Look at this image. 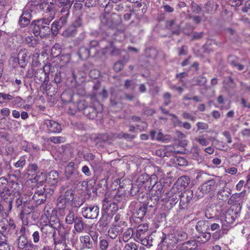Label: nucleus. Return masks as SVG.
<instances>
[{"instance_id": "nucleus-1", "label": "nucleus", "mask_w": 250, "mask_h": 250, "mask_svg": "<svg viewBox=\"0 0 250 250\" xmlns=\"http://www.w3.org/2000/svg\"><path fill=\"white\" fill-rule=\"evenodd\" d=\"M103 110V105L98 101L96 95H92L86 98L83 97L77 104H72L70 115H74L78 112L83 111V114L88 118H95L99 113Z\"/></svg>"}, {"instance_id": "nucleus-2", "label": "nucleus", "mask_w": 250, "mask_h": 250, "mask_svg": "<svg viewBox=\"0 0 250 250\" xmlns=\"http://www.w3.org/2000/svg\"><path fill=\"white\" fill-rule=\"evenodd\" d=\"M77 197L75 190L72 188L63 189V191H61L57 200V206L61 215H65V209L79 208L83 205V203L78 201Z\"/></svg>"}, {"instance_id": "nucleus-3", "label": "nucleus", "mask_w": 250, "mask_h": 250, "mask_svg": "<svg viewBox=\"0 0 250 250\" xmlns=\"http://www.w3.org/2000/svg\"><path fill=\"white\" fill-rule=\"evenodd\" d=\"M54 17L43 18L37 21H34L32 23V32L35 36H40L43 38L50 35V28L48 26Z\"/></svg>"}, {"instance_id": "nucleus-4", "label": "nucleus", "mask_w": 250, "mask_h": 250, "mask_svg": "<svg viewBox=\"0 0 250 250\" xmlns=\"http://www.w3.org/2000/svg\"><path fill=\"white\" fill-rule=\"evenodd\" d=\"M225 186L224 180L220 179H213L206 181L202 184L198 189L200 192L203 194H207L210 192H214L218 188V186Z\"/></svg>"}, {"instance_id": "nucleus-5", "label": "nucleus", "mask_w": 250, "mask_h": 250, "mask_svg": "<svg viewBox=\"0 0 250 250\" xmlns=\"http://www.w3.org/2000/svg\"><path fill=\"white\" fill-rule=\"evenodd\" d=\"M163 187L161 182L154 184L150 190V198L148 200V204L150 207H154L157 205L158 201L162 196Z\"/></svg>"}, {"instance_id": "nucleus-6", "label": "nucleus", "mask_w": 250, "mask_h": 250, "mask_svg": "<svg viewBox=\"0 0 250 250\" xmlns=\"http://www.w3.org/2000/svg\"><path fill=\"white\" fill-rule=\"evenodd\" d=\"M83 97L77 94H74L70 89H66L63 91L61 94V99L64 103H69L68 113L70 114V110L72 104H77Z\"/></svg>"}, {"instance_id": "nucleus-7", "label": "nucleus", "mask_w": 250, "mask_h": 250, "mask_svg": "<svg viewBox=\"0 0 250 250\" xmlns=\"http://www.w3.org/2000/svg\"><path fill=\"white\" fill-rule=\"evenodd\" d=\"M82 26V19L77 17L72 23L63 31L62 35L65 38L75 37L77 34L78 28Z\"/></svg>"}, {"instance_id": "nucleus-8", "label": "nucleus", "mask_w": 250, "mask_h": 250, "mask_svg": "<svg viewBox=\"0 0 250 250\" xmlns=\"http://www.w3.org/2000/svg\"><path fill=\"white\" fill-rule=\"evenodd\" d=\"M43 126L48 134H58L62 131L61 125L52 120H44L43 122Z\"/></svg>"}, {"instance_id": "nucleus-9", "label": "nucleus", "mask_w": 250, "mask_h": 250, "mask_svg": "<svg viewBox=\"0 0 250 250\" xmlns=\"http://www.w3.org/2000/svg\"><path fill=\"white\" fill-rule=\"evenodd\" d=\"M99 208L97 206L87 205L82 209L83 216L86 219L97 218L99 213Z\"/></svg>"}, {"instance_id": "nucleus-10", "label": "nucleus", "mask_w": 250, "mask_h": 250, "mask_svg": "<svg viewBox=\"0 0 250 250\" xmlns=\"http://www.w3.org/2000/svg\"><path fill=\"white\" fill-rule=\"evenodd\" d=\"M134 239L142 245L149 248L153 245V239L152 236L149 234V232L136 231Z\"/></svg>"}, {"instance_id": "nucleus-11", "label": "nucleus", "mask_w": 250, "mask_h": 250, "mask_svg": "<svg viewBox=\"0 0 250 250\" xmlns=\"http://www.w3.org/2000/svg\"><path fill=\"white\" fill-rule=\"evenodd\" d=\"M163 239L161 241V247L162 250H165V248H174V247L178 243L177 239H176V236L173 233H170L166 235L163 233Z\"/></svg>"}, {"instance_id": "nucleus-12", "label": "nucleus", "mask_w": 250, "mask_h": 250, "mask_svg": "<svg viewBox=\"0 0 250 250\" xmlns=\"http://www.w3.org/2000/svg\"><path fill=\"white\" fill-rule=\"evenodd\" d=\"M10 183L7 179L2 177L0 178V200L5 201L10 196Z\"/></svg>"}, {"instance_id": "nucleus-13", "label": "nucleus", "mask_w": 250, "mask_h": 250, "mask_svg": "<svg viewBox=\"0 0 250 250\" xmlns=\"http://www.w3.org/2000/svg\"><path fill=\"white\" fill-rule=\"evenodd\" d=\"M193 194L192 190H187L183 193H180L179 197V209L183 210L187 207L189 203L193 198Z\"/></svg>"}, {"instance_id": "nucleus-14", "label": "nucleus", "mask_w": 250, "mask_h": 250, "mask_svg": "<svg viewBox=\"0 0 250 250\" xmlns=\"http://www.w3.org/2000/svg\"><path fill=\"white\" fill-rule=\"evenodd\" d=\"M124 98L121 96L112 95L110 98V106L113 112H118L124 107L125 104L123 100Z\"/></svg>"}, {"instance_id": "nucleus-15", "label": "nucleus", "mask_w": 250, "mask_h": 250, "mask_svg": "<svg viewBox=\"0 0 250 250\" xmlns=\"http://www.w3.org/2000/svg\"><path fill=\"white\" fill-rule=\"evenodd\" d=\"M38 8L45 13H48L49 17L51 16L54 17V12L53 9L54 7V0H42V1L37 5Z\"/></svg>"}, {"instance_id": "nucleus-16", "label": "nucleus", "mask_w": 250, "mask_h": 250, "mask_svg": "<svg viewBox=\"0 0 250 250\" xmlns=\"http://www.w3.org/2000/svg\"><path fill=\"white\" fill-rule=\"evenodd\" d=\"M40 229L42 232V239L45 243L53 237L56 232L52 225L42 226L40 227Z\"/></svg>"}, {"instance_id": "nucleus-17", "label": "nucleus", "mask_w": 250, "mask_h": 250, "mask_svg": "<svg viewBox=\"0 0 250 250\" xmlns=\"http://www.w3.org/2000/svg\"><path fill=\"white\" fill-rule=\"evenodd\" d=\"M246 193V190H243L241 192L233 194L228 201V204L230 205H239L243 204Z\"/></svg>"}, {"instance_id": "nucleus-18", "label": "nucleus", "mask_w": 250, "mask_h": 250, "mask_svg": "<svg viewBox=\"0 0 250 250\" xmlns=\"http://www.w3.org/2000/svg\"><path fill=\"white\" fill-rule=\"evenodd\" d=\"M190 181V178L188 176H181L174 184L172 190L174 191H176V190L181 191L188 186Z\"/></svg>"}, {"instance_id": "nucleus-19", "label": "nucleus", "mask_w": 250, "mask_h": 250, "mask_svg": "<svg viewBox=\"0 0 250 250\" xmlns=\"http://www.w3.org/2000/svg\"><path fill=\"white\" fill-rule=\"evenodd\" d=\"M58 85L56 83L52 82H46L44 83H42L41 85V89L46 93V94L50 97H52L57 93L58 91Z\"/></svg>"}, {"instance_id": "nucleus-20", "label": "nucleus", "mask_w": 250, "mask_h": 250, "mask_svg": "<svg viewBox=\"0 0 250 250\" xmlns=\"http://www.w3.org/2000/svg\"><path fill=\"white\" fill-rule=\"evenodd\" d=\"M80 246L78 250H91L93 248V243L89 234L82 235L80 237Z\"/></svg>"}, {"instance_id": "nucleus-21", "label": "nucleus", "mask_w": 250, "mask_h": 250, "mask_svg": "<svg viewBox=\"0 0 250 250\" xmlns=\"http://www.w3.org/2000/svg\"><path fill=\"white\" fill-rule=\"evenodd\" d=\"M45 192V189L44 188L35 192L32 200L36 205L42 204L46 201L47 197Z\"/></svg>"}, {"instance_id": "nucleus-22", "label": "nucleus", "mask_w": 250, "mask_h": 250, "mask_svg": "<svg viewBox=\"0 0 250 250\" xmlns=\"http://www.w3.org/2000/svg\"><path fill=\"white\" fill-rule=\"evenodd\" d=\"M49 73L46 72L44 69H37L34 75V80L37 83H44L49 82Z\"/></svg>"}, {"instance_id": "nucleus-23", "label": "nucleus", "mask_w": 250, "mask_h": 250, "mask_svg": "<svg viewBox=\"0 0 250 250\" xmlns=\"http://www.w3.org/2000/svg\"><path fill=\"white\" fill-rule=\"evenodd\" d=\"M179 196V192L176 190L174 191L172 189L166 194V197L162 198V200L167 203H169L170 207H173L178 201V197Z\"/></svg>"}, {"instance_id": "nucleus-24", "label": "nucleus", "mask_w": 250, "mask_h": 250, "mask_svg": "<svg viewBox=\"0 0 250 250\" xmlns=\"http://www.w3.org/2000/svg\"><path fill=\"white\" fill-rule=\"evenodd\" d=\"M224 182L225 186H222L223 188H222L221 186H218V188L217 189L218 190L217 192V198L219 200L226 202V201L229 200V198L231 194V192L230 189L226 187V182L224 181Z\"/></svg>"}, {"instance_id": "nucleus-25", "label": "nucleus", "mask_w": 250, "mask_h": 250, "mask_svg": "<svg viewBox=\"0 0 250 250\" xmlns=\"http://www.w3.org/2000/svg\"><path fill=\"white\" fill-rule=\"evenodd\" d=\"M221 213L224 215L225 221L228 224L233 223L237 217V212L233 209L229 208L226 211L221 210Z\"/></svg>"}, {"instance_id": "nucleus-26", "label": "nucleus", "mask_w": 250, "mask_h": 250, "mask_svg": "<svg viewBox=\"0 0 250 250\" xmlns=\"http://www.w3.org/2000/svg\"><path fill=\"white\" fill-rule=\"evenodd\" d=\"M18 241V248L20 250L33 248L35 247L31 241L28 240L27 236H19Z\"/></svg>"}, {"instance_id": "nucleus-27", "label": "nucleus", "mask_w": 250, "mask_h": 250, "mask_svg": "<svg viewBox=\"0 0 250 250\" xmlns=\"http://www.w3.org/2000/svg\"><path fill=\"white\" fill-rule=\"evenodd\" d=\"M166 27L170 30L173 35H179L180 33V26L177 23L176 20L167 21L166 23Z\"/></svg>"}, {"instance_id": "nucleus-28", "label": "nucleus", "mask_w": 250, "mask_h": 250, "mask_svg": "<svg viewBox=\"0 0 250 250\" xmlns=\"http://www.w3.org/2000/svg\"><path fill=\"white\" fill-rule=\"evenodd\" d=\"M31 18V15L29 11H23L19 19V23L20 26L21 27L27 26L30 23Z\"/></svg>"}, {"instance_id": "nucleus-29", "label": "nucleus", "mask_w": 250, "mask_h": 250, "mask_svg": "<svg viewBox=\"0 0 250 250\" xmlns=\"http://www.w3.org/2000/svg\"><path fill=\"white\" fill-rule=\"evenodd\" d=\"M122 232V229L121 228V227L117 225H112L108 230L107 236L112 239H115L120 233Z\"/></svg>"}, {"instance_id": "nucleus-30", "label": "nucleus", "mask_w": 250, "mask_h": 250, "mask_svg": "<svg viewBox=\"0 0 250 250\" xmlns=\"http://www.w3.org/2000/svg\"><path fill=\"white\" fill-rule=\"evenodd\" d=\"M74 230L77 233H80L84 231L86 225L84 222L83 220L82 217L77 218L76 221L74 223Z\"/></svg>"}, {"instance_id": "nucleus-31", "label": "nucleus", "mask_w": 250, "mask_h": 250, "mask_svg": "<svg viewBox=\"0 0 250 250\" xmlns=\"http://www.w3.org/2000/svg\"><path fill=\"white\" fill-rule=\"evenodd\" d=\"M208 226H210V229L211 231H220L221 226L223 228L224 226L221 219L215 218L213 220L208 221Z\"/></svg>"}, {"instance_id": "nucleus-32", "label": "nucleus", "mask_w": 250, "mask_h": 250, "mask_svg": "<svg viewBox=\"0 0 250 250\" xmlns=\"http://www.w3.org/2000/svg\"><path fill=\"white\" fill-rule=\"evenodd\" d=\"M59 173L56 170H51L48 174L47 180L51 186H55L59 181Z\"/></svg>"}, {"instance_id": "nucleus-33", "label": "nucleus", "mask_w": 250, "mask_h": 250, "mask_svg": "<svg viewBox=\"0 0 250 250\" xmlns=\"http://www.w3.org/2000/svg\"><path fill=\"white\" fill-rule=\"evenodd\" d=\"M198 247L195 240H191L183 243L180 247V250H194Z\"/></svg>"}, {"instance_id": "nucleus-34", "label": "nucleus", "mask_w": 250, "mask_h": 250, "mask_svg": "<svg viewBox=\"0 0 250 250\" xmlns=\"http://www.w3.org/2000/svg\"><path fill=\"white\" fill-rule=\"evenodd\" d=\"M77 54L81 60H86L90 56V51L89 48L82 46L79 48Z\"/></svg>"}, {"instance_id": "nucleus-35", "label": "nucleus", "mask_w": 250, "mask_h": 250, "mask_svg": "<svg viewBox=\"0 0 250 250\" xmlns=\"http://www.w3.org/2000/svg\"><path fill=\"white\" fill-rule=\"evenodd\" d=\"M149 206L148 203L147 204H143L141 205L138 208H137L134 215L135 217L142 220L145 216L147 209V206Z\"/></svg>"}, {"instance_id": "nucleus-36", "label": "nucleus", "mask_w": 250, "mask_h": 250, "mask_svg": "<svg viewBox=\"0 0 250 250\" xmlns=\"http://www.w3.org/2000/svg\"><path fill=\"white\" fill-rule=\"evenodd\" d=\"M18 60L19 63L21 65V67H23V64L28 61V51L26 49H21L18 55Z\"/></svg>"}, {"instance_id": "nucleus-37", "label": "nucleus", "mask_w": 250, "mask_h": 250, "mask_svg": "<svg viewBox=\"0 0 250 250\" xmlns=\"http://www.w3.org/2000/svg\"><path fill=\"white\" fill-rule=\"evenodd\" d=\"M42 214L53 218L56 216L57 210L51 204H47L45 205Z\"/></svg>"}, {"instance_id": "nucleus-38", "label": "nucleus", "mask_w": 250, "mask_h": 250, "mask_svg": "<svg viewBox=\"0 0 250 250\" xmlns=\"http://www.w3.org/2000/svg\"><path fill=\"white\" fill-rule=\"evenodd\" d=\"M199 233V235L196 237L195 241L196 242L203 244L206 243L210 239V233L204 231Z\"/></svg>"}, {"instance_id": "nucleus-39", "label": "nucleus", "mask_w": 250, "mask_h": 250, "mask_svg": "<svg viewBox=\"0 0 250 250\" xmlns=\"http://www.w3.org/2000/svg\"><path fill=\"white\" fill-rule=\"evenodd\" d=\"M98 4L102 7H104V12L106 13V15L104 16H103V19H102V22L104 23V24H108V21L106 20H105V18L106 16L108 17L109 15V11H106V8L107 9L108 8V6L109 3V0H97Z\"/></svg>"}, {"instance_id": "nucleus-40", "label": "nucleus", "mask_w": 250, "mask_h": 250, "mask_svg": "<svg viewBox=\"0 0 250 250\" xmlns=\"http://www.w3.org/2000/svg\"><path fill=\"white\" fill-rule=\"evenodd\" d=\"M54 240L55 250H66L69 247V246H68L66 244L65 239L56 240L54 238Z\"/></svg>"}, {"instance_id": "nucleus-41", "label": "nucleus", "mask_w": 250, "mask_h": 250, "mask_svg": "<svg viewBox=\"0 0 250 250\" xmlns=\"http://www.w3.org/2000/svg\"><path fill=\"white\" fill-rule=\"evenodd\" d=\"M11 246L4 234L0 233V250H10Z\"/></svg>"}, {"instance_id": "nucleus-42", "label": "nucleus", "mask_w": 250, "mask_h": 250, "mask_svg": "<svg viewBox=\"0 0 250 250\" xmlns=\"http://www.w3.org/2000/svg\"><path fill=\"white\" fill-rule=\"evenodd\" d=\"M65 210L68 211V213L65 217V222L67 224L72 225L76 221L77 218H79V217L77 216H75V213L73 211V208L65 209Z\"/></svg>"}, {"instance_id": "nucleus-43", "label": "nucleus", "mask_w": 250, "mask_h": 250, "mask_svg": "<svg viewBox=\"0 0 250 250\" xmlns=\"http://www.w3.org/2000/svg\"><path fill=\"white\" fill-rule=\"evenodd\" d=\"M208 228V221L200 220L196 225V229L199 232H203Z\"/></svg>"}, {"instance_id": "nucleus-44", "label": "nucleus", "mask_w": 250, "mask_h": 250, "mask_svg": "<svg viewBox=\"0 0 250 250\" xmlns=\"http://www.w3.org/2000/svg\"><path fill=\"white\" fill-rule=\"evenodd\" d=\"M9 183L10 186V188H9L10 189V195L12 193L14 195L16 194H17V195H19L20 191L21 189V185L17 182L13 181L9 182Z\"/></svg>"}, {"instance_id": "nucleus-45", "label": "nucleus", "mask_w": 250, "mask_h": 250, "mask_svg": "<svg viewBox=\"0 0 250 250\" xmlns=\"http://www.w3.org/2000/svg\"><path fill=\"white\" fill-rule=\"evenodd\" d=\"M173 233L176 236V239H177L178 243L185 241L188 237V234L183 230H177Z\"/></svg>"}, {"instance_id": "nucleus-46", "label": "nucleus", "mask_w": 250, "mask_h": 250, "mask_svg": "<svg viewBox=\"0 0 250 250\" xmlns=\"http://www.w3.org/2000/svg\"><path fill=\"white\" fill-rule=\"evenodd\" d=\"M62 47L59 43H55L51 48V54L53 58L59 56L62 53Z\"/></svg>"}, {"instance_id": "nucleus-47", "label": "nucleus", "mask_w": 250, "mask_h": 250, "mask_svg": "<svg viewBox=\"0 0 250 250\" xmlns=\"http://www.w3.org/2000/svg\"><path fill=\"white\" fill-rule=\"evenodd\" d=\"M110 216L108 213H104L100 219L98 223L102 228L106 227L109 223Z\"/></svg>"}, {"instance_id": "nucleus-48", "label": "nucleus", "mask_w": 250, "mask_h": 250, "mask_svg": "<svg viewBox=\"0 0 250 250\" xmlns=\"http://www.w3.org/2000/svg\"><path fill=\"white\" fill-rule=\"evenodd\" d=\"M149 175L148 174L146 173H143L139 177L137 180V182L139 186L146 184L145 187H147L149 185Z\"/></svg>"}, {"instance_id": "nucleus-49", "label": "nucleus", "mask_w": 250, "mask_h": 250, "mask_svg": "<svg viewBox=\"0 0 250 250\" xmlns=\"http://www.w3.org/2000/svg\"><path fill=\"white\" fill-rule=\"evenodd\" d=\"M126 38L125 30H118L114 34V40L117 42H123Z\"/></svg>"}, {"instance_id": "nucleus-50", "label": "nucleus", "mask_w": 250, "mask_h": 250, "mask_svg": "<svg viewBox=\"0 0 250 250\" xmlns=\"http://www.w3.org/2000/svg\"><path fill=\"white\" fill-rule=\"evenodd\" d=\"M8 220L4 217L0 219V233L4 234L7 232Z\"/></svg>"}, {"instance_id": "nucleus-51", "label": "nucleus", "mask_w": 250, "mask_h": 250, "mask_svg": "<svg viewBox=\"0 0 250 250\" xmlns=\"http://www.w3.org/2000/svg\"><path fill=\"white\" fill-rule=\"evenodd\" d=\"M200 149L199 146H194L191 150V154L192 157L195 160L199 161L201 159V156L200 154Z\"/></svg>"}, {"instance_id": "nucleus-52", "label": "nucleus", "mask_w": 250, "mask_h": 250, "mask_svg": "<svg viewBox=\"0 0 250 250\" xmlns=\"http://www.w3.org/2000/svg\"><path fill=\"white\" fill-rule=\"evenodd\" d=\"M52 218L46 216V215L42 214L40 219V226H45V225H51L50 224V220Z\"/></svg>"}, {"instance_id": "nucleus-53", "label": "nucleus", "mask_w": 250, "mask_h": 250, "mask_svg": "<svg viewBox=\"0 0 250 250\" xmlns=\"http://www.w3.org/2000/svg\"><path fill=\"white\" fill-rule=\"evenodd\" d=\"M194 141L199 143L202 146H207L209 143V140L208 139L205 138L203 136H199L195 137Z\"/></svg>"}, {"instance_id": "nucleus-54", "label": "nucleus", "mask_w": 250, "mask_h": 250, "mask_svg": "<svg viewBox=\"0 0 250 250\" xmlns=\"http://www.w3.org/2000/svg\"><path fill=\"white\" fill-rule=\"evenodd\" d=\"M38 169V167L37 164H29L28 167L27 173L29 175L34 176L36 174Z\"/></svg>"}, {"instance_id": "nucleus-55", "label": "nucleus", "mask_w": 250, "mask_h": 250, "mask_svg": "<svg viewBox=\"0 0 250 250\" xmlns=\"http://www.w3.org/2000/svg\"><path fill=\"white\" fill-rule=\"evenodd\" d=\"M51 142L54 144H61L66 142V138L63 136H52L49 138Z\"/></svg>"}, {"instance_id": "nucleus-56", "label": "nucleus", "mask_w": 250, "mask_h": 250, "mask_svg": "<svg viewBox=\"0 0 250 250\" xmlns=\"http://www.w3.org/2000/svg\"><path fill=\"white\" fill-rule=\"evenodd\" d=\"M62 25L60 23V22L55 21L52 25L50 29L53 35H56L58 34V30L61 28Z\"/></svg>"}, {"instance_id": "nucleus-57", "label": "nucleus", "mask_w": 250, "mask_h": 250, "mask_svg": "<svg viewBox=\"0 0 250 250\" xmlns=\"http://www.w3.org/2000/svg\"><path fill=\"white\" fill-rule=\"evenodd\" d=\"M13 99V96L9 94L0 93V104H3L6 101H11Z\"/></svg>"}, {"instance_id": "nucleus-58", "label": "nucleus", "mask_w": 250, "mask_h": 250, "mask_svg": "<svg viewBox=\"0 0 250 250\" xmlns=\"http://www.w3.org/2000/svg\"><path fill=\"white\" fill-rule=\"evenodd\" d=\"M133 230L132 229H128L124 233L123 240L124 242H127L133 236Z\"/></svg>"}, {"instance_id": "nucleus-59", "label": "nucleus", "mask_w": 250, "mask_h": 250, "mask_svg": "<svg viewBox=\"0 0 250 250\" xmlns=\"http://www.w3.org/2000/svg\"><path fill=\"white\" fill-rule=\"evenodd\" d=\"M26 164V158L25 156H21L19 160L15 163L14 166L16 168L22 169Z\"/></svg>"}, {"instance_id": "nucleus-60", "label": "nucleus", "mask_w": 250, "mask_h": 250, "mask_svg": "<svg viewBox=\"0 0 250 250\" xmlns=\"http://www.w3.org/2000/svg\"><path fill=\"white\" fill-rule=\"evenodd\" d=\"M99 246L101 250H107L109 246V242L107 240L100 237Z\"/></svg>"}, {"instance_id": "nucleus-61", "label": "nucleus", "mask_w": 250, "mask_h": 250, "mask_svg": "<svg viewBox=\"0 0 250 250\" xmlns=\"http://www.w3.org/2000/svg\"><path fill=\"white\" fill-rule=\"evenodd\" d=\"M58 233L60 236H61L62 239H65L66 234H68L67 231L64 226L59 224L58 226Z\"/></svg>"}, {"instance_id": "nucleus-62", "label": "nucleus", "mask_w": 250, "mask_h": 250, "mask_svg": "<svg viewBox=\"0 0 250 250\" xmlns=\"http://www.w3.org/2000/svg\"><path fill=\"white\" fill-rule=\"evenodd\" d=\"M21 209L20 213H23L24 215H29L33 209V207L27 206L24 202L23 206L20 208Z\"/></svg>"}, {"instance_id": "nucleus-63", "label": "nucleus", "mask_w": 250, "mask_h": 250, "mask_svg": "<svg viewBox=\"0 0 250 250\" xmlns=\"http://www.w3.org/2000/svg\"><path fill=\"white\" fill-rule=\"evenodd\" d=\"M16 229V225L15 221L13 218H10L8 220L7 224V232L12 230H15Z\"/></svg>"}, {"instance_id": "nucleus-64", "label": "nucleus", "mask_w": 250, "mask_h": 250, "mask_svg": "<svg viewBox=\"0 0 250 250\" xmlns=\"http://www.w3.org/2000/svg\"><path fill=\"white\" fill-rule=\"evenodd\" d=\"M138 246L136 243L130 242L125 244L123 250H138Z\"/></svg>"}]
</instances>
